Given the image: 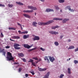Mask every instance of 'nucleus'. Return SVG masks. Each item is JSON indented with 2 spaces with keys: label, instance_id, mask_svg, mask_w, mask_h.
<instances>
[{
  "label": "nucleus",
  "instance_id": "f257e3e1",
  "mask_svg": "<svg viewBox=\"0 0 78 78\" xmlns=\"http://www.w3.org/2000/svg\"><path fill=\"white\" fill-rule=\"evenodd\" d=\"M53 22H54L53 20L49 21L46 23L39 22L38 23V25H39L44 26L50 24V23H53Z\"/></svg>",
  "mask_w": 78,
  "mask_h": 78
},
{
  "label": "nucleus",
  "instance_id": "f03ea898",
  "mask_svg": "<svg viewBox=\"0 0 78 78\" xmlns=\"http://www.w3.org/2000/svg\"><path fill=\"white\" fill-rule=\"evenodd\" d=\"M7 59L8 61H14V57L12 56V54L9 52H7Z\"/></svg>",
  "mask_w": 78,
  "mask_h": 78
},
{
  "label": "nucleus",
  "instance_id": "7ed1b4c3",
  "mask_svg": "<svg viewBox=\"0 0 78 78\" xmlns=\"http://www.w3.org/2000/svg\"><path fill=\"white\" fill-rule=\"evenodd\" d=\"M27 8L28 9H32L34 11L35 10H37V8L35 7L29 5L27 6Z\"/></svg>",
  "mask_w": 78,
  "mask_h": 78
},
{
  "label": "nucleus",
  "instance_id": "20e7f679",
  "mask_svg": "<svg viewBox=\"0 0 78 78\" xmlns=\"http://www.w3.org/2000/svg\"><path fill=\"white\" fill-rule=\"evenodd\" d=\"M20 45L19 44L15 43L14 45V48L16 49V50H19L20 49V47H19Z\"/></svg>",
  "mask_w": 78,
  "mask_h": 78
},
{
  "label": "nucleus",
  "instance_id": "39448f33",
  "mask_svg": "<svg viewBox=\"0 0 78 78\" xmlns=\"http://www.w3.org/2000/svg\"><path fill=\"white\" fill-rule=\"evenodd\" d=\"M49 33H50V34H52L56 35V34H59V33L58 32L54 31L53 30L49 31Z\"/></svg>",
  "mask_w": 78,
  "mask_h": 78
},
{
  "label": "nucleus",
  "instance_id": "423d86ee",
  "mask_svg": "<svg viewBox=\"0 0 78 78\" xmlns=\"http://www.w3.org/2000/svg\"><path fill=\"white\" fill-rule=\"evenodd\" d=\"M49 58V59L50 60V61L51 62H53V61H55V59L54 58V57H51V56H48Z\"/></svg>",
  "mask_w": 78,
  "mask_h": 78
},
{
  "label": "nucleus",
  "instance_id": "0eeeda50",
  "mask_svg": "<svg viewBox=\"0 0 78 78\" xmlns=\"http://www.w3.org/2000/svg\"><path fill=\"white\" fill-rule=\"evenodd\" d=\"M5 50V49H3L1 50V48H0V53H3V55H4V56H6L5 55V54H6V52L5 51H4Z\"/></svg>",
  "mask_w": 78,
  "mask_h": 78
},
{
  "label": "nucleus",
  "instance_id": "6e6552de",
  "mask_svg": "<svg viewBox=\"0 0 78 78\" xmlns=\"http://www.w3.org/2000/svg\"><path fill=\"white\" fill-rule=\"evenodd\" d=\"M38 68H39L38 70L40 72H43L44 71H45L47 70L46 68H44V69H42L41 68H39V67H38Z\"/></svg>",
  "mask_w": 78,
  "mask_h": 78
},
{
  "label": "nucleus",
  "instance_id": "1a4fd4ad",
  "mask_svg": "<svg viewBox=\"0 0 78 78\" xmlns=\"http://www.w3.org/2000/svg\"><path fill=\"white\" fill-rule=\"evenodd\" d=\"M23 16L26 17V18H28V19H30L31 17L29 15L27 14H23Z\"/></svg>",
  "mask_w": 78,
  "mask_h": 78
},
{
  "label": "nucleus",
  "instance_id": "9d476101",
  "mask_svg": "<svg viewBox=\"0 0 78 78\" xmlns=\"http://www.w3.org/2000/svg\"><path fill=\"white\" fill-rule=\"evenodd\" d=\"M12 38L13 39H20V37L19 36H14L12 37Z\"/></svg>",
  "mask_w": 78,
  "mask_h": 78
},
{
  "label": "nucleus",
  "instance_id": "9b49d317",
  "mask_svg": "<svg viewBox=\"0 0 78 78\" xmlns=\"http://www.w3.org/2000/svg\"><path fill=\"white\" fill-rule=\"evenodd\" d=\"M40 39L39 37L38 36H35L34 38H33V41H38Z\"/></svg>",
  "mask_w": 78,
  "mask_h": 78
},
{
  "label": "nucleus",
  "instance_id": "f8f14e48",
  "mask_svg": "<svg viewBox=\"0 0 78 78\" xmlns=\"http://www.w3.org/2000/svg\"><path fill=\"white\" fill-rule=\"evenodd\" d=\"M53 11H54V10L49 9H47L46 10V12H53Z\"/></svg>",
  "mask_w": 78,
  "mask_h": 78
},
{
  "label": "nucleus",
  "instance_id": "ddd939ff",
  "mask_svg": "<svg viewBox=\"0 0 78 78\" xmlns=\"http://www.w3.org/2000/svg\"><path fill=\"white\" fill-rule=\"evenodd\" d=\"M68 20H69V19H64L63 20L62 22L63 23H66V22H67Z\"/></svg>",
  "mask_w": 78,
  "mask_h": 78
},
{
  "label": "nucleus",
  "instance_id": "4468645a",
  "mask_svg": "<svg viewBox=\"0 0 78 78\" xmlns=\"http://www.w3.org/2000/svg\"><path fill=\"white\" fill-rule=\"evenodd\" d=\"M30 37V35L28 34L27 35H24L23 37L24 39H27V38H28Z\"/></svg>",
  "mask_w": 78,
  "mask_h": 78
},
{
  "label": "nucleus",
  "instance_id": "2eb2a0df",
  "mask_svg": "<svg viewBox=\"0 0 78 78\" xmlns=\"http://www.w3.org/2000/svg\"><path fill=\"white\" fill-rule=\"evenodd\" d=\"M44 59L45 61H46V60H47V62L48 63H50V60L48 58V57L45 56L44 58Z\"/></svg>",
  "mask_w": 78,
  "mask_h": 78
},
{
  "label": "nucleus",
  "instance_id": "dca6fc26",
  "mask_svg": "<svg viewBox=\"0 0 78 78\" xmlns=\"http://www.w3.org/2000/svg\"><path fill=\"white\" fill-rule=\"evenodd\" d=\"M74 48H75V46H71L68 48L67 50H72V49H74Z\"/></svg>",
  "mask_w": 78,
  "mask_h": 78
},
{
  "label": "nucleus",
  "instance_id": "f3484780",
  "mask_svg": "<svg viewBox=\"0 0 78 78\" xmlns=\"http://www.w3.org/2000/svg\"><path fill=\"white\" fill-rule=\"evenodd\" d=\"M71 9V6L70 5L67 6L65 7V9H68L69 11Z\"/></svg>",
  "mask_w": 78,
  "mask_h": 78
},
{
  "label": "nucleus",
  "instance_id": "a211bd4d",
  "mask_svg": "<svg viewBox=\"0 0 78 78\" xmlns=\"http://www.w3.org/2000/svg\"><path fill=\"white\" fill-rule=\"evenodd\" d=\"M53 20H62V18H53Z\"/></svg>",
  "mask_w": 78,
  "mask_h": 78
},
{
  "label": "nucleus",
  "instance_id": "6ab92c4d",
  "mask_svg": "<svg viewBox=\"0 0 78 78\" xmlns=\"http://www.w3.org/2000/svg\"><path fill=\"white\" fill-rule=\"evenodd\" d=\"M23 46L25 48L29 49V45L27 44H23Z\"/></svg>",
  "mask_w": 78,
  "mask_h": 78
},
{
  "label": "nucleus",
  "instance_id": "aec40b11",
  "mask_svg": "<svg viewBox=\"0 0 78 78\" xmlns=\"http://www.w3.org/2000/svg\"><path fill=\"white\" fill-rule=\"evenodd\" d=\"M59 27H58V26H53L51 27V29L52 30H54L55 29H56V28H59Z\"/></svg>",
  "mask_w": 78,
  "mask_h": 78
},
{
  "label": "nucleus",
  "instance_id": "412c9836",
  "mask_svg": "<svg viewBox=\"0 0 78 78\" xmlns=\"http://www.w3.org/2000/svg\"><path fill=\"white\" fill-rule=\"evenodd\" d=\"M16 4H17V5H23V4L22 3L20 2H16Z\"/></svg>",
  "mask_w": 78,
  "mask_h": 78
},
{
  "label": "nucleus",
  "instance_id": "4be33fe9",
  "mask_svg": "<svg viewBox=\"0 0 78 78\" xmlns=\"http://www.w3.org/2000/svg\"><path fill=\"white\" fill-rule=\"evenodd\" d=\"M37 23L36 22H33L32 23V25H33L34 27H36L37 26L36 25H37Z\"/></svg>",
  "mask_w": 78,
  "mask_h": 78
},
{
  "label": "nucleus",
  "instance_id": "5701e85b",
  "mask_svg": "<svg viewBox=\"0 0 78 78\" xmlns=\"http://www.w3.org/2000/svg\"><path fill=\"white\" fill-rule=\"evenodd\" d=\"M18 55L20 56H21V57H23L24 56V54L23 53H19L18 54Z\"/></svg>",
  "mask_w": 78,
  "mask_h": 78
},
{
  "label": "nucleus",
  "instance_id": "b1692460",
  "mask_svg": "<svg viewBox=\"0 0 78 78\" xmlns=\"http://www.w3.org/2000/svg\"><path fill=\"white\" fill-rule=\"evenodd\" d=\"M30 73L32 74V75H34L35 73H34V71H33V70L31 69L30 71Z\"/></svg>",
  "mask_w": 78,
  "mask_h": 78
},
{
  "label": "nucleus",
  "instance_id": "393cba45",
  "mask_svg": "<svg viewBox=\"0 0 78 78\" xmlns=\"http://www.w3.org/2000/svg\"><path fill=\"white\" fill-rule=\"evenodd\" d=\"M68 72L69 74H71V69L70 68L68 69Z\"/></svg>",
  "mask_w": 78,
  "mask_h": 78
},
{
  "label": "nucleus",
  "instance_id": "a878e982",
  "mask_svg": "<svg viewBox=\"0 0 78 78\" xmlns=\"http://www.w3.org/2000/svg\"><path fill=\"white\" fill-rule=\"evenodd\" d=\"M54 44L55 46H58L59 45V43L58 41H55L54 42Z\"/></svg>",
  "mask_w": 78,
  "mask_h": 78
},
{
  "label": "nucleus",
  "instance_id": "bb28decb",
  "mask_svg": "<svg viewBox=\"0 0 78 78\" xmlns=\"http://www.w3.org/2000/svg\"><path fill=\"white\" fill-rule=\"evenodd\" d=\"M65 1V0H58V2H59L60 3H62L64 2Z\"/></svg>",
  "mask_w": 78,
  "mask_h": 78
},
{
  "label": "nucleus",
  "instance_id": "cd10ccee",
  "mask_svg": "<svg viewBox=\"0 0 78 78\" xmlns=\"http://www.w3.org/2000/svg\"><path fill=\"white\" fill-rule=\"evenodd\" d=\"M55 9H56V10H58V9H59V7L58 6H55Z\"/></svg>",
  "mask_w": 78,
  "mask_h": 78
},
{
  "label": "nucleus",
  "instance_id": "c85d7f7f",
  "mask_svg": "<svg viewBox=\"0 0 78 78\" xmlns=\"http://www.w3.org/2000/svg\"><path fill=\"white\" fill-rule=\"evenodd\" d=\"M9 30H16V28L13 27H9Z\"/></svg>",
  "mask_w": 78,
  "mask_h": 78
},
{
  "label": "nucleus",
  "instance_id": "c756f323",
  "mask_svg": "<svg viewBox=\"0 0 78 78\" xmlns=\"http://www.w3.org/2000/svg\"><path fill=\"white\" fill-rule=\"evenodd\" d=\"M73 62L74 63V64H78V61L76 60H74V61Z\"/></svg>",
  "mask_w": 78,
  "mask_h": 78
},
{
  "label": "nucleus",
  "instance_id": "7c9ffc66",
  "mask_svg": "<svg viewBox=\"0 0 78 78\" xmlns=\"http://www.w3.org/2000/svg\"><path fill=\"white\" fill-rule=\"evenodd\" d=\"M28 33V32L26 30L23 32V34H27Z\"/></svg>",
  "mask_w": 78,
  "mask_h": 78
},
{
  "label": "nucleus",
  "instance_id": "2f4dec72",
  "mask_svg": "<svg viewBox=\"0 0 78 78\" xmlns=\"http://www.w3.org/2000/svg\"><path fill=\"white\" fill-rule=\"evenodd\" d=\"M29 59L30 60L28 61V62H32L33 63V62L34 60H32V59H31L30 58Z\"/></svg>",
  "mask_w": 78,
  "mask_h": 78
},
{
  "label": "nucleus",
  "instance_id": "473e14b6",
  "mask_svg": "<svg viewBox=\"0 0 78 78\" xmlns=\"http://www.w3.org/2000/svg\"><path fill=\"white\" fill-rule=\"evenodd\" d=\"M9 7V8H12L13 6V5L12 4H8Z\"/></svg>",
  "mask_w": 78,
  "mask_h": 78
},
{
  "label": "nucleus",
  "instance_id": "72a5a7b5",
  "mask_svg": "<svg viewBox=\"0 0 78 78\" xmlns=\"http://www.w3.org/2000/svg\"><path fill=\"white\" fill-rule=\"evenodd\" d=\"M69 11H71V12H73L74 11H75V10H73V9H70V10H69Z\"/></svg>",
  "mask_w": 78,
  "mask_h": 78
},
{
  "label": "nucleus",
  "instance_id": "f704fd0d",
  "mask_svg": "<svg viewBox=\"0 0 78 78\" xmlns=\"http://www.w3.org/2000/svg\"><path fill=\"white\" fill-rule=\"evenodd\" d=\"M64 74H61L60 76H59V78H62V77H63V76H64Z\"/></svg>",
  "mask_w": 78,
  "mask_h": 78
},
{
  "label": "nucleus",
  "instance_id": "c9c22d12",
  "mask_svg": "<svg viewBox=\"0 0 78 78\" xmlns=\"http://www.w3.org/2000/svg\"><path fill=\"white\" fill-rule=\"evenodd\" d=\"M22 68H20L19 69V70H18V72L19 73H20L21 72V71L22 70Z\"/></svg>",
  "mask_w": 78,
  "mask_h": 78
},
{
  "label": "nucleus",
  "instance_id": "e433bc0d",
  "mask_svg": "<svg viewBox=\"0 0 78 78\" xmlns=\"http://www.w3.org/2000/svg\"><path fill=\"white\" fill-rule=\"evenodd\" d=\"M32 59H35V60H38V58L37 57H33L32 58Z\"/></svg>",
  "mask_w": 78,
  "mask_h": 78
},
{
  "label": "nucleus",
  "instance_id": "4c0bfd02",
  "mask_svg": "<svg viewBox=\"0 0 78 78\" xmlns=\"http://www.w3.org/2000/svg\"><path fill=\"white\" fill-rule=\"evenodd\" d=\"M40 50H42V51H44L45 50V49L44 48H40Z\"/></svg>",
  "mask_w": 78,
  "mask_h": 78
},
{
  "label": "nucleus",
  "instance_id": "58836bf2",
  "mask_svg": "<svg viewBox=\"0 0 78 78\" xmlns=\"http://www.w3.org/2000/svg\"><path fill=\"white\" fill-rule=\"evenodd\" d=\"M18 32L19 33V34H23V32H21V31L20 30H19L18 31Z\"/></svg>",
  "mask_w": 78,
  "mask_h": 78
},
{
  "label": "nucleus",
  "instance_id": "ea45409f",
  "mask_svg": "<svg viewBox=\"0 0 78 78\" xmlns=\"http://www.w3.org/2000/svg\"><path fill=\"white\" fill-rule=\"evenodd\" d=\"M33 10H28V12L30 13V12H33Z\"/></svg>",
  "mask_w": 78,
  "mask_h": 78
},
{
  "label": "nucleus",
  "instance_id": "a19ab883",
  "mask_svg": "<svg viewBox=\"0 0 78 78\" xmlns=\"http://www.w3.org/2000/svg\"><path fill=\"white\" fill-rule=\"evenodd\" d=\"M23 12L27 13V12H28V10H24L23 11Z\"/></svg>",
  "mask_w": 78,
  "mask_h": 78
},
{
  "label": "nucleus",
  "instance_id": "79ce46f5",
  "mask_svg": "<svg viewBox=\"0 0 78 78\" xmlns=\"http://www.w3.org/2000/svg\"><path fill=\"white\" fill-rule=\"evenodd\" d=\"M0 6H2V7H5V6L4 5L0 4Z\"/></svg>",
  "mask_w": 78,
  "mask_h": 78
},
{
  "label": "nucleus",
  "instance_id": "37998d69",
  "mask_svg": "<svg viewBox=\"0 0 78 78\" xmlns=\"http://www.w3.org/2000/svg\"><path fill=\"white\" fill-rule=\"evenodd\" d=\"M22 60H23V62H26V59L25 58H22Z\"/></svg>",
  "mask_w": 78,
  "mask_h": 78
},
{
  "label": "nucleus",
  "instance_id": "c03bdc74",
  "mask_svg": "<svg viewBox=\"0 0 78 78\" xmlns=\"http://www.w3.org/2000/svg\"><path fill=\"white\" fill-rule=\"evenodd\" d=\"M33 44H31L30 46L29 45V48H31V47H33Z\"/></svg>",
  "mask_w": 78,
  "mask_h": 78
},
{
  "label": "nucleus",
  "instance_id": "a18cd8bd",
  "mask_svg": "<svg viewBox=\"0 0 78 78\" xmlns=\"http://www.w3.org/2000/svg\"><path fill=\"white\" fill-rule=\"evenodd\" d=\"M64 37V35H61L60 36V39H62V37Z\"/></svg>",
  "mask_w": 78,
  "mask_h": 78
},
{
  "label": "nucleus",
  "instance_id": "49530a36",
  "mask_svg": "<svg viewBox=\"0 0 78 78\" xmlns=\"http://www.w3.org/2000/svg\"><path fill=\"white\" fill-rule=\"evenodd\" d=\"M78 51V48H77L76 49H75V52H76V51Z\"/></svg>",
  "mask_w": 78,
  "mask_h": 78
},
{
  "label": "nucleus",
  "instance_id": "de8ad7c7",
  "mask_svg": "<svg viewBox=\"0 0 78 78\" xmlns=\"http://www.w3.org/2000/svg\"><path fill=\"white\" fill-rule=\"evenodd\" d=\"M5 48H7V49L9 48H10V46H7L5 47Z\"/></svg>",
  "mask_w": 78,
  "mask_h": 78
},
{
  "label": "nucleus",
  "instance_id": "09e8293b",
  "mask_svg": "<svg viewBox=\"0 0 78 78\" xmlns=\"http://www.w3.org/2000/svg\"><path fill=\"white\" fill-rule=\"evenodd\" d=\"M36 48H37L36 47H35L34 48L32 49V50H36Z\"/></svg>",
  "mask_w": 78,
  "mask_h": 78
},
{
  "label": "nucleus",
  "instance_id": "8fccbe9b",
  "mask_svg": "<svg viewBox=\"0 0 78 78\" xmlns=\"http://www.w3.org/2000/svg\"><path fill=\"white\" fill-rule=\"evenodd\" d=\"M32 64L33 66H35V67L36 66V65L34 64V62H32Z\"/></svg>",
  "mask_w": 78,
  "mask_h": 78
},
{
  "label": "nucleus",
  "instance_id": "3c124183",
  "mask_svg": "<svg viewBox=\"0 0 78 78\" xmlns=\"http://www.w3.org/2000/svg\"><path fill=\"white\" fill-rule=\"evenodd\" d=\"M3 33H1V37H3Z\"/></svg>",
  "mask_w": 78,
  "mask_h": 78
},
{
  "label": "nucleus",
  "instance_id": "603ef678",
  "mask_svg": "<svg viewBox=\"0 0 78 78\" xmlns=\"http://www.w3.org/2000/svg\"><path fill=\"white\" fill-rule=\"evenodd\" d=\"M17 24L18 25H19L20 26V27H21V26H22V25L20 24V23H17Z\"/></svg>",
  "mask_w": 78,
  "mask_h": 78
},
{
  "label": "nucleus",
  "instance_id": "864d4df0",
  "mask_svg": "<svg viewBox=\"0 0 78 78\" xmlns=\"http://www.w3.org/2000/svg\"><path fill=\"white\" fill-rule=\"evenodd\" d=\"M28 74H25V76H26V77H28Z\"/></svg>",
  "mask_w": 78,
  "mask_h": 78
},
{
  "label": "nucleus",
  "instance_id": "5fc2aeb1",
  "mask_svg": "<svg viewBox=\"0 0 78 78\" xmlns=\"http://www.w3.org/2000/svg\"><path fill=\"white\" fill-rule=\"evenodd\" d=\"M32 51V49H29L28 50V51H29V52H30V51Z\"/></svg>",
  "mask_w": 78,
  "mask_h": 78
},
{
  "label": "nucleus",
  "instance_id": "6e6d98bb",
  "mask_svg": "<svg viewBox=\"0 0 78 78\" xmlns=\"http://www.w3.org/2000/svg\"><path fill=\"white\" fill-rule=\"evenodd\" d=\"M10 41H15V40H12L10 38Z\"/></svg>",
  "mask_w": 78,
  "mask_h": 78
},
{
  "label": "nucleus",
  "instance_id": "4d7b16f0",
  "mask_svg": "<svg viewBox=\"0 0 78 78\" xmlns=\"http://www.w3.org/2000/svg\"><path fill=\"white\" fill-rule=\"evenodd\" d=\"M70 41H71V40L70 39H69L68 40V42H70Z\"/></svg>",
  "mask_w": 78,
  "mask_h": 78
},
{
  "label": "nucleus",
  "instance_id": "13d9d810",
  "mask_svg": "<svg viewBox=\"0 0 78 78\" xmlns=\"http://www.w3.org/2000/svg\"><path fill=\"white\" fill-rule=\"evenodd\" d=\"M42 60V59H39V60H38V62H39V61H41Z\"/></svg>",
  "mask_w": 78,
  "mask_h": 78
},
{
  "label": "nucleus",
  "instance_id": "bf43d9fd",
  "mask_svg": "<svg viewBox=\"0 0 78 78\" xmlns=\"http://www.w3.org/2000/svg\"><path fill=\"white\" fill-rule=\"evenodd\" d=\"M19 64V63H16V62H15V63H14V64Z\"/></svg>",
  "mask_w": 78,
  "mask_h": 78
},
{
  "label": "nucleus",
  "instance_id": "052dcab7",
  "mask_svg": "<svg viewBox=\"0 0 78 78\" xmlns=\"http://www.w3.org/2000/svg\"><path fill=\"white\" fill-rule=\"evenodd\" d=\"M20 27L21 30H22V29H23V28H22V26H20Z\"/></svg>",
  "mask_w": 78,
  "mask_h": 78
},
{
  "label": "nucleus",
  "instance_id": "680f3d73",
  "mask_svg": "<svg viewBox=\"0 0 78 78\" xmlns=\"http://www.w3.org/2000/svg\"><path fill=\"white\" fill-rule=\"evenodd\" d=\"M60 12H62V9H61V10H60Z\"/></svg>",
  "mask_w": 78,
  "mask_h": 78
},
{
  "label": "nucleus",
  "instance_id": "e2e57ef3",
  "mask_svg": "<svg viewBox=\"0 0 78 78\" xmlns=\"http://www.w3.org/2000/svg\"><path fill=\"white\" fill-rule=\"evenodd\" d=\"M39 62V61H37V62H36V64H37V62Z\"/></svg>",
  "mask_w": 78,
  "mask_h": 78
},
{
  "label": "nucleus",
  "instance_id": "0e129e2a",
  "mask_svg": "<svg viewBox=\"0 0 78 78\" xmlns=\"http://www.w3.org/2000/svg\"><path fill=\"white\" fill-rule=\"evenodd\" d=\"M36 15V12H35V16Z\"/></svg>",
  "mask_w": 78,
  "mask_h": 78
},
{
  "label": "nucleus",
  "instance_id": "69168bd1",
  "mask_svg": "<svg viewBox=\"0 0 78 78\" xmlns=\"http://www.w3.org/2000/svg\"><path fill=\"white\" fill-rule=\"evenodd\" d=\"M71 59V58H69V61H70Z\"/></svg>",
  "mask_w": 78,
  "mask_h": 78
},
{
  "label": "nucleus",
  "instance_id": "338daca9",
  "mask_svg": "<svg viewBox=\"0 0 78 78\" xmlns=\"http://www.w3.org/2000/svg\"><path fill=\"white\" fill-rule=\"evenodd\" d=\"M67 61H69V59H67Z\"/></svg>",
  "mask_w": 78,
  "mask_h": 78
},
{
  "label": "nucleus",
  "instance_id": "774afa93",
  "mask_svg": "<svg viewBox=\"0 0 78 78\" xmlns=\"http://www.w3.org/2000/svg\"><path fill=\"white\" fill-rule=\"evenodd\" d=\"M66 48H68V46H67Z\"/></svg>",
  "mask_w": 78,
  "mask_h": 78
}]
</instances>
